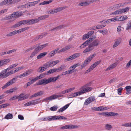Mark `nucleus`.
Masks as SVG:
<instances>
[{"label":"nucleus","instance_id":"obj_61","mask_svg":"<svg viewBox=\"0 0 131 131\" xmlns=\"http://www.w3.org/2000/svg\"><path fill=\"white\" fill-rule=\"evenodd\" d=\"M129 9V8L128 7H126L123 9H122L123 10V13H126L128 11Z\"/></svg>","mask_w":131,"mask_h":131},{"label":"nucleus","instance_id":"obj_53","mask_svg":"<svg viewBox=\"0 0 131 131\" xmlns=\"http://www.w3.org/2000/svg\"><path fill=\"white\" fill-rule=\"evenodd\" d=\"M18 65V63H16L14 64H12L9 67H8V69L10 70L11 69H12V68L16 67V66H17Z\"/></svg>","mask_w":131,"mask_h":131},{"label":"nucleus","instance_id":"obj_62","mask_svg":"<svg viewBox=\"0 0 131 131\" xmlns=\"http://www.w3.org/2000/svg\"><path fill=\"white\" fill-rule=\"evenodd\" d=\"M16 50L13 49L7 51H6V54H9L11 53H12L16 51Z\"/></svg>","mask_w":131,"mask_h":131},{"label":"nucleus","instance_id":"obj_51","mask_svg":"<svg viewBox=\"0 0 131 131\" xmlns=\"http://www.w3.org/2000/svg\"><path fill=\"white\" fill-rule=\"evenodd\" d=\"M105 127L107 130H110L112 128V127L111 125L107 124L105 126Z\"/></svg>","mask_w":131,"mask_h":131},{"label":"nucleus","instance_id":"obj_47","mask_svg":"<svg viewBox=\"0 0 131 131\" xmlns=\"http://www.w3.org/2000/svg\"><path fill=\"white\" fill-rule=\"evenodd\" d=\"M35 47V45H34L32 46L31 47H30L28 48V49L25 50L24 51V52L26 53L34 49Z\"/></svg>","mask_w":131,"mask_h":131},{"label":"nucleus","instance_id":"obj_44","mask_svg":"<svg viewBox=\"0 0 131 131\" xmlns=\"http://www.w3.org/2000/svg\"><path fill=\"white\" fill-rule=\"evenodd\" d=\"M46 72L47 75H49L53 73L54 72H56L55 69H51L48 71Z\"/></svg>","mask_w":131,"mask_h":131},{"label":"nucleus","instance_id":"obj_6","mask_svg":"<svg viewBox=\"0 0 131 131\" xmlns=\"http://www.w3.org/2000/svg\"><path fill=\"white\" fill-rule=\"evenodd\" d=\"M24 24H26L28 25H30L29 19L26 20L21 21L20 22H17L16 24L13 25L12 28H16L20 26V25Z\"/></svg>","mask_w":131,"mask_h":131},{"label":"nucleus","instance_id":"obj_31","mask_svg":"<svg viewBox=\"0 0 131 131\" xmlns=\"http://www.w3.org/2000/svg\"><path fill=\"white\" fill-rule=\"evenodd\" d=\"M71 48V47L70 46H67L65 47H64L63 48L60 50H59L58 52V53H59L61 52H64L68 49H70Z\"/></svg>","mask_w":131,"mask_h":131},{"label":"nucleus","instance_id":"obj_14","mask_svg":"<svg viewBox=\"0 0 131 131\" xmlns=\"http://www.w3.org/2000/svg\"><path fill=\"white\" fill-rule=\"evenodd\" d=\"M40 98L26 103L24 104V105L25 106H29L37 104L40 103L38 101V100Z\"/></svg>","mask_w":131,"mask_h":131},{"label":"nucleus","instance_id":"obj_11","mask_svg":"<svg viewBox=\"0 0 131 131\" xmlns=\"http://www.w3.org/2000/svg\"><path fill=\"white\" fill-rule=\"evenodd\" d=\"M81 55L80 53H78L74 54L70 56L68 58L66 59L64 61L67 62L73 60L79 57Z\"/></svg>","mask_w":131,"mask_h":131},{"label":"nucleus","instance_id":"obj_9","mask_svg":"<svg viewBox=\"0 0 131 131\" xmlns=\"http://www.w3.org/2000/svg\"><path fill=\"white\" fill-rule=\"evenodd\" d=\"M96 38L95 36H92V37L88 39L85 41L83 44L79 46L80 49H82L85 48L92 41V40Z\"/></svg>","mask_w":131,"mask_h":131},{"label":"nucleus","instance_id":"obj_18","mask_svg":"<svg viewBox=\"0 0 131 131\" xmlns=\"http://www.w3.org/2000/svg\"><path fill=\"white\" fill-rule=\"evenodd\" d=\"M10 61L9 59H4L2 60H0V67L3 66Z\"/></svg>","mask_w":131,"mask_h":131},{"label":"nucleus","instance_id":"obj_23","mask_svg":"<svg viewBox=\"0 0 131 131\" xmlns=\"http://www.w3.org/2000/svg\"><path fill=\"white\" fill-rule=\"evenodd\" d=\"M53 120L61 119L66 120L67 118L63 116H53Z\"/></svg>","mask_w":131,"mask_h":131},{"label":"nucleus","instance_id":"obj_35","mask_svg":"<svg viewBox=\"0 0 131 131\" xmlns=\"http://www.w3.org/2000/svg\"><path fill=\"white\" fill-rule=\"evenodd\" d=\"M126 90V93L127 94H129L131 93V86H127L125 87Z\"/></svg>","mask_w":131,"mask_h":131},{"label":"nucleus","instance_id":"obj_36","mask_svg":"<svg viewBox=\"0 0 131 131\" xmlns=\"http://www.w3.org/2000/svg\"><path fill=\"white\" fill-rule=\"evenodd\" d=\"M12 74V73L11 71H10L7 72L5 74H3V75L2 74V75L1 76V77L2 78H5Z\"/></svg>","mask_w":131,"mask_h":131},{"label":"nucleus","instance_id":"obj_43","mask_svg":"<svg viewBox=\"0 0 131 131\" xmlns=\"http://www.w3.org/2000/svg\"><path fill=\"white\" fill-rule=\"evenodd\" d=\"M89 5V3L87 2H81L79 4V5L83 6H86Z\"/></svg>","mask_w":131,"mask_h":131},{"label":"nucleus","instance_id":"obj_33","mask_svg":"<svg viewBox=\"0 0 131 131\" xmlns=\"http://www.w3.org/2000/svg\"><path fill=\"white\" fill-rule=\"evenodd\" d=\"M52 0H49V1H45L39 4V5H47L49 4L52 2Z\"/></svg>","mask_w":131,"mask_h":131},{"label":"nucleus","instance_id":"obj_41","mask_svg":"<svg viewBox=\"0 0 131 131\" xmlns=\"http://www.w3.org/2000/svg\"><path fill=\"white\" fill-rule=\"evenodd\" d=\"M114 20V22H115L116 21H122V16H117L113 18Z\"/></svg>","mask_w":131,"mask_h":131},{"label":"nucleus","instance_id":"obj_34","mask_svg":"<svg viewBox=\"0 0 131 131\" xmlns=\"http://www.w3.org/2000/svg\"><path fill=\"white\" fill-rule=\"evenodd\" d=\"M81 94L80 92V91L77 92L75 93H74L70 95V96L71 97L70 98L74 97L78 95H81Z\"/></svg>","mask_w":131,"mask_h":131},{"label":"nucleus","instance_id":"obj_39","mask_svg":"<svg viewBox=\"0 0 131 131\" xmlns=\"http://www.w3.org/2000/svg\"><path fill=\"white\" fill-rule=\"evenodd\" d=\"M29 28V27H26L20 29L19 30H17V32L18 34L20 33L28 30Z\"/></svg>","mask_w":131,"mask_h":131},{"label":"nucleus","instance_id":"obj_59","mask_svg":"<svg viewBox=\"0 0 131 131\" xmlns=\"http://www.w3.org/2000/svg\"><path fill=\"white\" fill-rule=\"evenodd\" d=\"M33 71V70H28L25 72L26 76L29 75Z\"/></svg>","mask_w":131,"mask_h":131},{"label":"nucleus","instance_id":"obj_5","mask_svg":"<svg viewBox=\"0 0 131 131\" xmlns=\"http://www.w3.org/2000/svg\"><path fill=\"white\" fill-rule=\"evenodd\" d=\"M68 7V6H66L63 7H59L56 9H53L48 11V14H49L56 13L63 9L67 8Z\"/></svg>","mask_w":131,"mask_h":131},{"label":"nucleus","instance_id":"obj_37","mask_svg":"<svg viewBox=\"0 0 131 131\" xmlns=\"http://www.w3.org/2000/svg\"><path fill=\"white\" fill-rule=\"evenodd\" d=\"M121 41L118 39H117L115 41L113 46V48H114L118 46L120 43Z\"/></svg>","mask_w":131,"mask_h":131},{"label":"nucleus","instance_id":"obj_58","mask_svg":"<svg viewBox=\"0 0 131 131\" xmlns=\"http://www.w3.org/2000/svg\"><path fill=\"white\" fill-rule=\"evenodd\" d=\"M8 3V1L7 0H4L3 1L0 3V5L2 6Z\"/></svg>","mask_w":131,"mask_h":131},{"label":"nucleus","instance_id":"obj_17","mask_svg":"<svg viewBox=\"0 0 131 131\" xmlns=\"http://www.w3.org/2000/svg\"><path fill=\"white\" fill-rule=\"evenodd\" d=\"M121 5L120 4H116L113 6H111L109 8V9L110 10H114L118 9L121 7Z\"/></svg>","mask_w":131,"mask_h":131},{"label":"nucleus","instance_id":"obj_13","mask_svg":"<svg viewBox=\"0 0 131 131\" xmlns=\"http://www.w3.org/2000/svg\"><path fill=\"white\" fill-rule=\"evenodd\" d=\"M78 126L76 125H68L61 127L60 129L62 130L70 129H75L77 128Z\"/></svg>","mask_w":131,"mask_h":131},{"label":"nucleus","instance_id":"obj_30","mask_svg":"<svg viewBox=\"0 0 131 131\" xmlns=\"http://www.w3.org/2000/svg\"><path fill=\"white\" fill-rule=\"evenodd\" d=\"M41 120L42 121H47V120H53V116H49L47 117H43L41 118Z\"/></svg>","mask_w":131,"mask_h":131},{"label":"nucleus","instance_id":"obj_55","mask_svg":"<svg viewBox=\"0 0 131 131\" xmlns=\"http://www.w3.org/2000/svg\"><path fill=\"white\" fill-rule=\"evenodd\" d=\"M114 20L113 18L107 20L105 21V23L109 24L112 22H114Z\"/></svg>","mask_w":131,"mask_h":131},{"label":"nucleus","instance_id":"obj_2","mask_svg":"<svg viewBox=\"0 0 131 131\" xmlns=\"http://www.w3.org/2000/svg\"><path fill=\"white\" fill-rule=\"evenodd\" d=\"M59 60H57L54 61H49L45 63L42 67H40L38 69L39 70V72L41 73L50 67L54 66L57 63H59Z\"/></svg>","mask_w":131,"mask_h":131},{"label":"nucleus","instance_id":"obj_45","mask_svg":"<svg viewBox=\"0 0 131 131\" xmlns=\"http://www.w3.org/2000/svg\"><path fill=\"white\" fill-rule=\"evenodd\" d=\"M8 67L6 69H4L0 73V78H2L1 77V76L2 74L3 75V74H5V73L7 71L9 70H10L8 69Z\"/></svg>","mask_w":131,"mask_h":131},{"label":"nucleus","instance_id":"obj_3","mask_svg":"<svg viewBox=\"0 0 131 131\" xmlns=\"http://www.w3.org/2000/svg\"><path fill=\"white\" fill-rule=\"evenodd\" d=\"M91 84L90 82L88 83L81 86L80 88L79 91L81 95L92 90V88L90 86Z\"/></svg>","mask_w":131,"mask_h":131},{"label":"nucleus","instance_id":"obj_64","mask_svg":"<svg viewBox=\"0 0 131 131\" xmlns=\"http://www.w3.org/2000/svg\"><path fill=\"white\" fill-rule=\"evenodd\" d=\"M89 37L87 33L86 34H85L84 35H83V40H86L88 39Z\"/></svg>","mask_w":131,"mask_h":131},{"label":"nucleus","instance_id":"obj_8","mask_svg":"<svg viewBox=\"0 0 131 131\" xmlns=\"http://www.w3.org/2000/svg\"><path fill=\"white\" fill-rule=\"evenodd\" d=\"M40 2V0H38L32 2H29L25 5H21V7L23 8L30 7H31L35 6Z\"/></svg>","mask_w":131,"mask_h":131},{"label":"nucleus","instance_id":"obj_28","mask_svg":"<svg viewBox=\"0 0 131 131\" xmlns=\"http://www.w3.org/2000/svg\"><path fill=\"white\" fill-rule=\"evenodd\" d=\"M118 115V114L116 113L109 112H106L105 116H112L117 115Z\"/></svg>","mask_w":131,"mask_h":131},{"label":"nucleus","instance_id":"obj_7","mask_svg":"<svg viewBox=\"0 0 131 131\" xmlns=\"http://www.w3.org/2000/svg\"><path fill=\"white\" fill-rule=\"evenodd\" d=\"M23 14L20 12H14L12 14H11L10 16H9L7 17V19H12L13 18L15 19L16 18L19 17L22 15Z\"/></svg>","mask_w":131,"mask_h":131},{"label":"nucleus","instance_id":"obj_4","mask_svg":"<svg viewBox=\"0 0 131 131\" xmlns=\"http://www.w3.org/2000/svg\"><path fill=\"white\" fill-rule=\"evenodd\" d=\"M49 17V16L48 15H43L38 17L37 18L29 20L30 25L37 23L40 20H43L45 18H48Z\"/></svg>","mask_w":131,"mask_h":131},{"label":"nucleus","instance_id":"obj_46","mask_svg":"<svg viewBox=\"0 0 131 131\" xmlns=\"http://www.w3.org/2000/svg\"><path fill=\"white\" fill-rule=\"evenodd\" d=\"M106 26L105 24H101L97 25L96 27V29H99L102 28Z\"/></svg>","mask_w":131,"mask_h":131},{"label":"nucleus","instance_id":"obj_1","mask_svg":"<svg viewBox=\"0 0 131 131\" xmlns=\"http://www.w3.org/2000/svg\"><path fill=\"white\" fill-rule=\"evenodd\" d=\"M60 77V76L58 75L56 77L49 78L47 79L46 78H44L39 80L38 82L36 83V85H46L50 82H55Z\"/></svg>","mask_w":131,"mask_h":131},{"label":"nucleus","instance_id":"obj_26","mask_svg":"<svg viewBox=\"0 0 131 131\" xmlns=\"http://www.w3.org/2000/svg\"><path fill=\"white\" fill-rule=\"evenodd\" d=\"M117 65V64L116 63H113L108 67V68L105 70V71H107L112 69L116 67Z\"/></svg>","mask_w":131,"mask_h":131},{"label":"nucleus","instance_id":"obj_19","mask_svg":"<svg viewBox=\"0 0 131 131\" xmlns=\"http://www.w3.org/2000/svg\"><path fill=\"white\" fill-rule=\"evenodd\" d=\"M66 27L67 25H60L51 29V31H57L61 29L64 28Z\"/></svg>","mask_w":131,"mask_h":131},{"label":"nucleus","instance_id":"obj_56","mask_svg":"<svg viewBox=\"0 0 131 131\" xmlns=\"http://www.w3.org/2000/svg\"><path fill=\"white\" fill-rule=\"evenodd\" d=\"M18 89V88L16 87H15L14 88H11L10 89V91L11 93H12L13 92H14L17 91Z\"/></svg>","mask_w":131,"mask_h":131},{"label":"nucleus","instance_id":"obj_20","mask_svg":"<svg viewBox=\"0 0 131 131\" xmlns=\"http://www.w3.org/2000/svg\"><path fill=\"white\" fill-rule=\"evenodd\" d=\"M48 45L47 43L43 44L40 46H38L35 49L38 52L42 50L44 48L46 47Z\"/></svg>","mask_w":131,"mask_h":131},{"label":"nucleus","instance_id":"obj_16","mask_svg":"<svg viewBox=\"0 0 131 131\" xmlns=\"http://www.w3.org/2000/svg\"><path fill=\"white\" fill-rule=\"evenodd\" d=\"M95 99V98L94 96H91L86 99L85 101L84 104L86 105H88L93 101H94Z\"/></svg>","mask_w":131,"mask_h":131},{"label":"nucleus","instance_id":"obj_22","mask_svg":"<svg viewBox=\"0 0 131 131\" xmlns=\"http://www.w3.org/2000/svg\"><path fill=\"white\" fill-rule=\"evenodd\" d=\"M44 93V91H41L35 93L32 95L30 97V98H33L37 96H38L43 95Z\"/></svg>","mask_w":131,"mask_h":131},{"label":"nucleus","instance_id":"obj_50","mask_svg":"<svg viewBox=\"0 0 131 131\" xmlns=\"http://www.w3.org/2000/svg\"><path fill=\"white\" fill-rule=\"evenodd\" d=\"M46 75H47L46 72L40 74L39 76H38V77L39 79L44 77Z\"/></svg>","mask_w":131,"mask_h":131},{"label":"nucleus","instance_id":"obj_63","mask_svg":"<svg viewBox=\"0 0 131 131\" xmlns=\"http://www.w3.org/2000/svg\"><path fill=\"white\" fill-rule=\"evenodd\" d=\"M58 107L57 106H54L50 108V110L51 111H56V110Z\"/></svg>","mask_w":131,"mask_h":131},{"label":"nucleus","instance_id":"obj_48","mask_svg":"<svg viewBox=\"0 0 131 131\" xmlns=\"http://www.w3.org/2000/svg\"><path fill=\"white\" fill-rule=\"evenodd\" d=\"M73 72V69L70 67L69 70L65 71V73L66 74H69L72 73Z\"/></svg>","mask_w":131,"mask_h":131},{"label":"nucleus","instance_id":"obj_57","mask_svg":"<svg viewBox=\"0 0 131 131\" xmlns=\"http://www.w3.org/2000/svg\"><path fill=\"white\" fill-rule=\"evenodd\" d=\"M75 89V87H73L72 88H70L69 89H68L65 90L66 93H68L69 92H70L71 91L73 90H74Z\"/></svg>","mask_w":131,"mask_h":131},{"label":"nucleus","instance_id":"obj_29","mask_svg":"<svg viewBox=\"0 0 131 131\" xmlns=\"http://www.w3.org/2000/svg\"><path fill=\"white\" fill-rule=\"evenodd\" d=\"M123 13L122 9H119L111 13V15H119Z\"/></svg>","mask_w":131,"mask_h":131},{"label":"nucleus","instance_id":"obj_54","mask_svg":"<svg viewBox=\"0 0 131 131\" xmlns=\"http://www.w3.org/2000/svg\"><path fill=\"white\" fill-rule=\"evenodd\" d=\"M122 126L126 127H131V122L123 124H122Z\"/></svg>","mask_w":131,"mask_h":131},{"label":"nucleus","instance_id":"obj_42","mask_svg":"<svg viewBox=\"0 0 131 131\" xmlns=\"http://www.w3.org/2000/svg\"><path fill=\"white\" fill-rule=\"evenodd\" d=\"M24 93H22L20 94L19 96H18V100L20 101L24 100Z\"/></svg>","mask_w":131,"mask_h":131},{"label":"nucleus","instance_id":"obj_49","mask_svg":"<svg viewBox=\"0 0 131 131\" xmlns=\"http://www.w3.org/2000/svg\"><path fill=\"white\" fill-rule=\"evenodd\" d=\"M95 55L96 54H93L91 55H90L86 59L89 61H90L95 56Z\"/></svg>","mask_w":131,"mask_h":131},{"label":"nucleus","instance_id":"obj_40","mask_svg":"<svg viewBox=\"0 0 131 131\" xmlns=\"http://www.w3.org/2000/svg\"><path fill=\"white\" fill-rule=\"evenodd\" d=\"M13 117L12 114L10 113H8L5 116V118L8 119L12 118Z\"/></svg>","mask_w":131,"mask_h":131},{"label":"nucleus","instance_id":"obj_38","mask_svg":"<svg viewBox=\"0 0 131 131\" xmlns=\"http://www.w3.org/2000/svg\"><path fill=\"white\" fill-rule=\"evenodd\" d=\"M17 33H18L17 30H16L7 34L6 36L8 37L11 36L16 35Z\"/></svg>","mask_w":131,"mask_h":131},{"label":"nucleus","instance_id":"obj_52","mask_svg":"<svg viewBox=\"0 0 131 131\" xmlns=\"http://www.w3.org/2000/svg\"><path fill=\"white\" fill-rule=\"evenodd\" d=\"M38 52V51L35 49V50L31 54L30 56V58H32L35 56Z\"/></svg>","mask_w":131,"mask_h":131},{"label":"nucleus","instance_id":"obj_12","mask_svg":"<svg viewBox=\"0 0 131 131\" xmlns=\"http://www.w3.org/2000/svg\"><path fill=\"white\" fill-rule=\"evenodd\" d=\"M101 60H99L95 62L86 70V73H88L91 71L94 68H95L96 66L98 65L101 62Z\"/></svg>","mask_w":131,"mask_h":131},{"label":"nucleus","instance_id":"obj_21","mask_svg":"<svg viewBox=\"0 0 131 131\" xmlns=\"http://www.w3.org/2000/svg\"><path fill=\"white\" fill-rule=\"evenodd\" d=\"M93 49L94 47H92L89 45L88 47L83 51V53H86L89 52L92 50Z\"/></svg>","mask_w":131,"mask_h":131},{"label":"nucleus","instance_id":"obj_10","mask_svg":"<svg viewBox=\"0 0 131 131\" xmlns=\"http://www.w3.org/2000/svg\"><path fill=\"white\" fill-rule=\"evenodd\" d=\"M17 79V77H15L12 78L7 82L4 86H3L2 87V88L3 89H4L13 84L15 83Z\"/></svg>","mask_w":131,"mask_h":131},{"label":"nucleus","instance_id":"obj_27","mask_svg":"<svg viewBox=\"0 0 131 131\" xmlns=\"http://www.w3.org/2000/svg\"><path fill=\"white\" fill-rule=\"evenodd\" d=\"M59 50V49L58 48H57L56 49L52 51L49 53L48 54L49 56L50 57H52L54 56L55 55L57 51H58Z\"/></svg>","mask_w":131,"mask_h":131},{"label":"nucleus","instance_id":"obj_15","mask_svg":"<svg viewBox=\"0 0 131 131\" xmlns=\"http://www.w3.org/2000/svg\"><path fill=\"white\" fill-rule=\"evenodd\" d=\"M61 96H62L61 95L57 96L56 95L53 94L50 96L42 100V102L46 101L48 100H51L55 99L58 98L59 97Z\"/></svg>","mask_w":131,"mask_h":131},{"label":"nucleus","instance_id":"obj_32","mask_svg":"<svg viewBox=\"0 0 131 131\" xmlns=\"http://www.w3.org/2000/svg\"><path fill=\"white\" fill-rule=\"evenodd\" d=\"M47 52H45L40 53L38 55L37 57V59H39L44 57L47 54Z\"/></svg>","mask_w":131,"mask_h":131},{"label":"nucleus","instance_id":"obj_24","mask_svg":"<svg viewBox=\"0 0 131 131\" xmlns=\"http://www.w3.org/2000/svg\"><path fill=\"white\" fill-rule=\"evenodd\" d=\"M99 42L97 39H96L94 40L89 45L92 47H93L94 46H97L99 44Z\"/></svg>","mask_w":131,"mask_h":131},{"label":"nucleus","instance_id":"obj_60","mask_svg":"<svg viewBox=\"0 0 131 131\" xmlns=\"http://www.w3.org/2000/svg\"><path fill=\"white\" fill-rule=\"evenodd\" d=\"M99 108V111H103L107 109V108L103 106H101L100 107H98Z\"/></svg>","mask_w":131,"mask_h":131},{"label":"nucleus","instance_id":"obj_25","mask_svg":"<svg viewBox=\"0 0 131 131\" xmlns=\"http://www.w3.org/2000/svg\"><path fill=\"white\" fill-rule=\"evenodd\" d=\"M71 103H70L69 104H67L62 108L59 109L58 110V112H60L63 111L69 107Z\"/></svg>","mask_w":131,"mask_h":131}]
</instances>
